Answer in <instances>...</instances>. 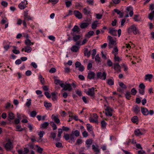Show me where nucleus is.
Returning a JSON list of instances; mask_svg holds the SVG:
<instances>
[{
	"instance_id": "nucleus-1",
	"label": "nucleus",
	"mask_w": 154,
	"mask_h": 154,
	"mask_svg": "<svg viewBox=\"0 0 154 154\" xmlns=\"http://www.w3.org/2000/svg\"><path fill=\"white\" fill-rule=\"evenodd\" d=\"M107 39L109 40V47L111 48L116 46V38H113L110 35L107 36Z\"/></svg>"
},
{
	"instance_id": "nucleus-2",
	"label": "nucleus",
	"mask_w": 154,
	"mask_h": 154,
	"mask_svg": "<svg viewBox=\"0 0 154 154\" xmlns=\"http://www.w3.org/2000/svg\"><path fill=\"white\" fill-rule=\"evenodd\" d=\"M97 79H100L102 80H105L106 79V73L105 71L102 73L99 72L96 73Z\"/></svg>"
},
{
	"instance_id": "nucleus-3",
	"label": "nucleus",
	"mask_w": 154,
	"mask_h": 154,
	"mask_svg": "<svg viewBox=\"0 0 154 154\" xmlns=\"http://www.w3.org/2000/svg\"><path fill=\"white\" fill-rule=\"evenodd\" d=\"M141 112L142 114L144 116H147L148 115H152L154 114L153 110H150L149 111L146 108L141 107Z\"/></svg>"
},
{
	"instance_id": "nucleus-4",
	"label": "nucleus",
	"mask_w": 154,
	"mask_h": 154,
	"mask_svg": "<svg viewBox=\"0 0 154 154\" xmlns=\"http://www.w3.org/2000/svg\"><path fill=\"white\" fill-rule=\"evenodd\" d=\"M72 36L73 40L76 42L75 44L78 45H80L81 41L79 40L80 39L81 36L80 35H76L75 33H72Z\"/></svg>"
},
{
	"instance_id": "nucleus-5",
	"label": "nucleus",
	"mask_w": 154,
	"mask_h": 154,
	"mask_svg": "<svg viewBox=\"0 0 154 154\" xmlns=\"http://www.w3.org/2000/svg\"><path fill=\"white\" fill-rule=\"evenodd\" d=\"M128 32L131 33L132 32H133V33L136 35L138 32V30L136 27L135 25H134L131 26L128 29Z\"/></svg>"
},
{
	"instance_id": "nucleus-6",
	"label": "nucleus",
	"mask_w": 154,
	"mask_h": 154,
	"mask_svg": "<svg viewBox=\"0 0 154 154\" xmlns=\"http://www.w3.org/2000/svg\"><path fill=\"white\" fill-rule=\"evenodd\" d=\"M104 109L106 112L105 114L107 116H112V109L109 106H106V104L104 105Z\"/></svg>"
},
{
	"instance_id": "nucleus-7",
	"label": "nucleus",
	"mask_w": 154,
	"mask_h": 154,
	"mask_svg": "<svg viewBox=\"0 0 154 154\" xmlns=\"http://www.w3.org/2000/svg\"><path fill=\"white\" fill-rule=\"evenodd\" d=\"M60 86L61 87L63 88V89L65 91L67 90L68 91H71L72 89V88L70 84L68 83L66 85H64V83L60 84Z\"/></svg>"
},
{
	"instance_id": "nucleus-8",
	"label": "nucleus",
	"mask_w": 154,
	"mask_h": 154,
	"mask_svg": "<svg viewBox=\"0 0 154 154\" xmlns=\"http://www.w3.org/2000/svg\"><path fill=\"white\" fill-rule=\"evenodd\" d=\"M4 147L7 151H10L13 148L12 143L9 139L5 145Z\"/></svg>"
},
{
	"instance_id": "nucleus-9",
	"label": "nucleus",
	"mask_w": 154,
	"mask_h": 154,
	"mask_svg": "<svg viewBox=\"0 0 154 154\" xmlns=\"http://www.w3.org/2000/svg\"><path fill=\"white\" fill-rule=\"evenodd\" d=\"M139 89L138 90L139 93L142 95L144 94L145 88V86L143 83H140L139 86Z\"/></svg>"
},
{
	"instance_id": "nucleus-10",
	"label": "nucleus",
	"mask_w": 154,
	"mask_h": 154,
	"mask_svg": "<svg viewBox=\"0 0 154 154\" xmlns=\"http://www.w3.org/2000/svg\"><path fill=\"white\" fill-rule=\"evenodd\" d=\"M98 116L97 114L94 113L93 117L90 118L89 120L91 122L97 123L98 122Z\"/></svg>"
},
{
	"instance_id": "nucleus-11",
	"label": "nucleus",
	"mask_w": 154,
	"mask_h": 154,
	"mask_svg": "<svg viewBox=\"0 0 154 154\" xmlns=\"http://www.w3.org/2000/svg\"><path fill=\"white\" fill-rule=\"evenodd\" d=\"M28 4L26 0H23L18 5V7L21 10L24 9L26 7V5Z\"/></svg>"
},
{
	"instance_id": "nucleus-12",
	"label": "nucleus",
	"mask_w": 154,
	"mask_h": 154,
	"mask_svg": "<svg viewBox=\"0 0 154 154\" xmlns=\"http://www.w3.org/2000/svg\"><path fill=\"white\" fill-rule=\"evenodd\" d=\"M86 94L88 96L94 97L95 95L94 88L92 87L91 88H89Z\"/></svg>"
},
{
	"instance_id": "nucleus-13",
	"label": "nucleus",
	"mask_w": 154,
	"mask_h": 154,
	"mask_svg": "<svg viewBox=\"0 0 154 154\" xmlns=\"http://www.w3.org/2000/svg\"><path fill=\"white\" fill-rule=\"evenodd\" d=\"M73 13L75 17L79 19H80L82 18V14L79 11L77 10H75L74 11Z\"/></svg>"
},
{
	"instance_id": "nucleus-14",
	"label": "nucleus",
	"mask_w": 154,
	"mask_h": 154,
	"mask_svg": "<svg viewBox=\"0 0 154 154\" xmlns=\"http://www.w3.org/2000/svg\"><path fill=\"white\" fill-rule=\"evenodd\" d=\"M95 73L93 72L90 71L88 73L87 78L89 79H94L95 78Z\"/></svg>"
},
{
	"instance_id": "nucleus-15",
	"label": "nucleus",
	"mask_w": 154,
	"mask_h": 154,
	"mask_svg": "<svg viewBox=\"0 0 154 154\" xmlns=\"http://www.w3.org/2000/svg\"><path fill=\"white\" fill-rule=\"evenodd\" d=\"M51 117L56 123L57 124H60V120L58 115H55L53 114L51 116Z\"/></svg>"
},
{
	"instance_id": "nucleus-16",
	"label": "nucleus",
	"mask_w": 154,
	"mask_h": 154,
	"mask_svg": "<svg viewBox=\"0 0 154 154\" xmlns=\"http://www.w3.org/2000/svg\"><path fill=\"white\" fill-rule=\"evenodd\" d=\"M133 8L131 6L127 7L126 8V11L127 13H129L130 16L131 17L134 14Z\"/></svg>"
},
{
	"instance_id": "nucleus-17",
	"label": "nucleus",
	"mask_w": 154,
	"mask_h": 154,
	"mask_svg": "<svg viewBox=\"0 0 154 154\" xmlns=\"http://www.w3.org/2000/svg\"><path fill=\"white\" fill-rule=\"evenodd\" d=\"M114 69L117 72L119 73L121 72V67L118 63H115L114 64Z\"/></svg>"
},
{
	"instance_id": "nucleus-18",
	"label": "nucleus",
	"mask_w": 154,
	"mask_h": 154,
	"mask_svg": "<svg viewBox=\"0 0 154 154\" xmlns=\"http://www.w3.org/2000/svg\"><path fill=\"white\" fill-rule=\"evenodd\" d=\"M132 111L136 115L140 113V108L137 105H135L133 107Z\"/></svg>"
},
{
	"instance_id": "nucleus-19",
	"label": "nucleus",
	"mask_w": 154,
	"mask_h": 154,
	"mask_svg": "<svg viewBox=\"0 0 154 154\" xmlns=\"http://www.w3.org/2000/svg\"><path fill=\"white\" fill-rule=\"evenodd\" d=\"M32 50V48L31 47L29 46H25L24 48H22L21 51L22 52L24 51L26 52L29 53Z\"/></svg>"
},
{
	"instance_id": "nucleus-20",
	"label": "nucleus",
	"mask_w": 154,
	"mask_h": 154,
	"mask_svg": "<svg viewBox=\"0 0 154 154\" xmlns=\"http://www.w3.org/2000/svg\"><path fill=\"white\" fill-rule=\"evenodd\" d=\"M106 83L110 86H111L114 84V79L113 77L108 79L106 80Z\"/></svg>"
},
{
	"instance_id": "nucleus-21",
	"label": "nucleus",
	"mask_w": 154,
	"mask_h": 154,
	"mask_svg": "<svg viewBox=\"0 0 154 154\" xmlns=\"http://www.w3.org/2000/svg\"><path fill=\"white\" fill-rule=\"evenodd\" d=\"M99 24V22L97 20H95L94 21L91 26V27L93 29H95L97 27L98 25Z\"/></svg>"
},
{
	"instance_id": "nucleus-22",
	"label": "nucleus",
	"mask_w": 154,
	"mask_h": 154,
	"mask_svg": "<svg viewBox=\"0 0 154 154\" xmlns=\"http://www.w3.org/2000/svg\"><path fill=\"white\" fill-rule=\"evenodd\" d=\"M82 12L85 15H87L91 14V11L89 8V7H88L84 8Z\"/></svg>"
},
{
	"instance_id": "nucleus-23",
	"label": "nucleus",
	"mask_w": 154,
	"mask_h": 154,
	"mask_svg": "<svg viewBox=\"0 0 154 154\" xmlns=\"http://www.w3.org/2000/svg\"><path fill=\"white\" fill-rule=\"evenodd\" d=\"M108 32L112 35L115 36L117 35V31L113 28H109Z\"/></svg>"
},
{
	"instance_id": "nucleus-24",
	"label": "nucleus",
	"mask_w": 154,
	"mask_h": 154,
	"mask_svg": "<svg viewBox=\"0 0 154 154\" xmlns=\"http://www.w3.org/2000/svg\"><path fill=\"white\" fill-rule=\"evenodd\" d=\"M92 146V149L94 152L97 153H99L100 152V149L97 145L96 144V145H93Z\"/></svg>"
},
{
	"instance_id": "nucleus-25",
	"label": "nucleus",
	"mask_w": 154,
	"mask_h": 154,
	"mask_svg": "<svg viewBox=\"0 0 154 154\" xmlns=\"http://www.w3.org/2000/svg\"><path fill=\"white\" fill-rule=\"evenodd\" d=\"M73 32L72 33H78L80 31L79 29L77 26H75L72 29Z\"/></svg>"
},
{
	"instance_id": "nucleus-26",
	"label": "nucleus",
	"mask_w": 154,
	"mask_h": 154,
	"mask_svg": "<svg viewBox=\"0 0 154 154\" xmlns=\"http://www.w3.org/2000/svg\"><path fill=\"white\" fill-rule=\"evenodd\" d=\"M94 33V31H90L85 35V36L89 38L91 36L93 35Z\"/></svg>"
},
{
	"instance_id": "nucleus-27",
	"label": "nucleus",
	"mask_w": 154,
	"mask_h": 154,
	"mask_svg": "<svg viewBox=\"0 0 154 154\" xmlns=\"http://www.w3.org/2000/svg\"><path fill=\"white\" fill-rule=\"evenodd\" d=\"M84 54L85 56H86L87 57H89L91 55L90 51H88V49L87 48H85L84 51Z\"/></svg>"
},
{
	"instance_id": "nucleus-28",
	"label": "nucleus",
	"mask_w": 154,
	"mask_h": 154,
	"mask_svg": "<svg viewBox=\"0 0 154 154\" xmlns=\"http://www.w3.org/2000/svg\"><path fill=\"white\" fill-rule=\"evenodd\" d=\"M89 25L88 23H82L80 24V26L81 29H85Z\"/></svg>"
},
{
	"instance_id": "nucleus-29",
	"label": "nucleus",
	"mask_w": 154,
	"mask_h": 154,
	"mask_svg": "<svg viewBox=\"0 0 154 154\" xmlns=\"http://www.w3.org/2000/svg\"><path fill=\"white\" fill-rule=\"evenodd\" d=\"M153 78V75L152 74H147L145 76V80H149V81H150L151 79H152Z\"/></svg>"
},
{
	"instance_id": "nucleus-30",
	"label": "nucleus",
	"mask_w": 154,
	"mask_h": 154,
	"mask_svg": "<svg viewBox=\"0 0 154 154\" xmlns=\"http://www.w3.org/2000/svg\"><path fill=\"white\" fill-rule=\"evenodd\" d=\"M25 43L27 46H30L33 45L34 43L31 42V41L28 39L25 40Z\"/></svg>"
},
{
	"instance_id": "nucleus-31",
	"label": "nucleus",
	"mask_w": 154,
	"mask_h": 154,
	"mask_svg": "<svg viewBox=\"0 0 154 154\" xmlns=\"http://www.w3.org/2000/svg\"><path fill=\"white\" fill-rule=\"evenodd\" d=\"M79 50V48L76 45L73 46L71 48V51L73 52H77Z\"/></svg>"
},
{
	"instance_id": "nucleus-32",
	"label": "nucleus",
	"mask_w": 154,
	"mask_h": 154,
	"mask_svg": "<svg viewBox=\"0 0 154 154\" xmlns=\"http://www.w3.org/2000/svg\"><path fill=\"white\" fill-rule=\"evenodd\" d=\"M87 129L88 132L94 134V132L92 129V126L89 124H87Z\"/></svg>"
},
{
	"instance_id": "nucleus-33",
	"label": "nucleus",
	"mask_w": 154,
	"mask_h": 154,
	"mask_svg": "<svg viewBox=\"0 0 154 154\" xmlns=\"http://www.w3.org/2000/svg\"><path fill=\"white\" fill-rule=\"evenodd\" d=\"M134 133L137 136H139L142 135V133L140 131L139 129L135 130L134 131Z\"/></svg>"
},
{
	"instance_id": "nucleus-34",
	"label": "nucleus",
	"mask_w": 154,
	"mask_h": 154,
	"mask_svg": "<svg viewBox=\"0 0 154 154\" xmlns=\"http://www.w3.org/2000/svg\"><path fill=\"white\" fill-rule=\"evenodd\" d=\"M49 125V123L48 122H45L41 124L40 128H46L48 127Z\"/></svg>"
},
{
	"instance_id": "nucleus-35",
	"label": "nucleus",
	"mask_w": 154,
	"mask_h": 154,
	"mask_svg": "<svg viewBox=\"0 0 154 154\" xmlns=\"http://www.w3.org/2000/svg\"><path fill=\"white\" fill-rule=\"evenodd\" d=\"M101 128L103 129H105L106 128L107 123L104 120H103L101 122Z\"/></svg>"
},
{
	"instance_id": "nucleus-36",
	"label": "nucleus",
	"mask_w": 154,
	"mask_h": 154,
	"mask_svg": "<svg viewBox=\"0 0 154 154\" xmlns=\"http://www.w3.org/2000/svg\"><path fill=\"white\" fill-rule=\"evenodd\" d=\"M118 50L116 46H115L112 52V53L114 55H117L118 54Z\"/></svg>"
},
{
	"instance_id": "nucleus-37",
	"label": "nucleus",
	"mask_w": 154,
	"mask_h": 154,
	"mask_svg": "<svg viewBox=\"0 0 154 154\" xmlns=\"http://www.w3.org/2000/svg\"><path fill=\"white\" fill-rule=\"evenodd\" d=\"M8 117L10 120H13L14 118V114L12 112H9L8 114Z\"/></svg>"
},
{
	"instance_id": "nucleus-38",
	"label": "nucleus",
	"mask_w": 154,
	"mask_h": 154,
	"mask_svg": "<svg viewBox=\"0 0 154 154\" xmlns=\"http://www.w3.org/2000/svg\"><path fill=\"white\" fill-rule=\"evenodd\" d=\"M52 95V100L53 101H56L57 100V97L56 94L55 93H51Z\"/></svg>"
},
{
	"instance_id": "nucleus-39",
	"label": "nucleus",
	"mask_w": 154,
	"mask_h": 154,
	"mask_svg": "<svg viewBox=\"0 0 154 154\" xmlns=\"http://www.w3.org/2000/svg\"><path fill=\"white\" fill-rule=\"evenodd\" d=\"M72 133L76 137H78L79 136L80 134L79 131L78 130H76L75 131H72Z\"/></svg>"
},
{
	"instance_id": "nucleus-40",
	"label": "nucleus",
	"mask_w": 154,
	"mask_h": 154,
	"mask_svg": "<svg viewBox=\"0 0 154 154\" xmlns=\"http://www.w3.org/2000/svg\"><path fill=\"white\" fill-rule=\"evenodd\" d=\"M154 17V11H152L149 15V18L150 20H152Z\"/></svg>"
},
{
	"instance_id": "nucleus-41",
	"label": "nucleus",
	"mask_w": 154,
	"mask_h": 154,
	"mask_svg": "<svg viewBox=\"0 0 154 154\" xmlns=\"http://www.w3.org/2000/svg\"><path fill=\"white\" fill-rule=\"evenodd\" d=\"M125 95L126 98L128 100H129L131 97L130 93L128 91H126Z\"/></svg>"
},
{
	"instance_id": "nucleus-42",
	"label": "nucleus",
	"mask_w": 154,
	"mask_h": 154,
	"mask_svg": "<svg viewBox=\"0 0 154 154\" xmlns=\"http://www.w3.org/2000/svg\"><path fill=\"white\" fill-rule=\"evenodd\" d=\"M92 140H87L86 141V144L88 145L87 147H90V145L92 144Z\"/></svg>"
},
{
	"instance_id": "nucleus-43",
	"label": "nucleus",
	"mask_w": 154,
	"mask_h": 154,
	"mask_svg": "<svg viewBox=\"0 0 154 154\" xmlns=\"http://www.w3.org/2000/svg\"><path fill=\"white\" fill-rule=\"evenodd\" d=\"M38 78L41 83L42 85H44L45 83L44 79L41 75H39Z\"/></svg>"
},
{
	"instance_id": "nucleus-44",
	"label": "nucleus",
	"mask_w": 154,
	"mask_h": 154,
	"mask_svg": "<svg viewBox=\"0 0 154 154\" xmlns=\"http://www.w3.org/2000/svg\"><path fill=\"white\" fill-rule=\"evenodd\" d=\"M24 18L25 20L28 21L29 20H32V17H30L29 15H25L24 17Z\"/></svg>"
},
{
	"instance_id": "nucleus-45",
	"label": "nucleus",
	"mask_w": 154,
	"mask_h": 154,
	"mask_svg": "<svg viewBox=\"0 0 154 154\" xmlns=\"http://www.w3.org/2000/svg\"><path fill=\"white\" fill-rule=\"evenodd\" d=\"M138 120V118L137 116H134L131 119L132 122L134 123H136Z\"/></svg>"
},
{
	"instance_id": "nucleus-46",
	"label": "nucleus",
	"mask_w": 154,
	"mask_h": 154,
	"mask_svg": "<svg viewBox=\"0 0 154 154\" xmlns=\"http://www.w3.org/2000/svg\"><path fill=\"white\" fill-rule=\"evenodd\" d=\"M50 125L53 128V130H55L57 129L56 125L53 122H50Z\"/></svg>"
},
{
	"instance_id": "nucleus-47",
	"label": "nucleus",
	"mask_w": 154,
	"mask_h": 154,
	"mask_svg": "<svg viewBox=\"0 0 154 154\" xmlns=\"http://www.w3.org/2000/svg\"><path fill=\"white\" fill-rule=\"evenodd\" d=\"M44 105L46 108L51 107L52 106V104L50 103L44 102Z\"/></svg>"
},
{
	"instance_id": "nucleus-48",
	"label": "nucleus",
	"mask_w": 154,
	"mask_h": 154,
	"mask_svg": "<svg viewBox=\"0 0 154 154\" xmlns=\"http://www.w3.org/2000/svg\"><path fill=\"white\" fill-rule=\"evenodd\" d=\"M27 101L26 103V105L28 107H29L31 106V100L30 99L29 100L27 99Z\"/></svg>"
},
{
	"instance_id": "nucleus-49",
	"label": "nucleus",
	"mask_w": 154,
	"mask_h": 154,
	"mask_svg": "<svg viewBox=\"0 0 154 154\" xmlns=\"http://www.w3.org/2000/svg\"><path fill=\"white\" fill-rule=\"evenodd\" d=\"M16 131H22L23 129L21 128V126L20 125H17L16 126Z\"/></svg>"
},
{
	"instance_id": "nucleus-50",
	"label": "nucleus",
	"mask_w": 154,
	"mask_h": 154,
	"mask_svg": "<svg viewBox=\"0 0 154 154\" xmlns=\"http://www.w3.org/2000/svg\"><path fill=\"white\" fill-rule=\"evenodd\" d=\"M137 93V91L135 88H133L131 90V94L133 95H135Z\"/></svg>"
},
{
	"instance_id": "nucleus-51",
	"label": "nucleus",
	"mask_w": 154,
	"mask_h": 154,
	"mask_svg": "<svg viewBox=\"0 0 154 154\" xmlns=\"http://www.w3.org/2000/svg\"><path fill=\"white\" fill-rule=\"evenodd\" d=\"M119 85L120 87L124 89H126L127 88L126 86L122 82H119Z\"/></svg>"
},
{
	"instance_id": "nucleus-52",
	"label": "nucleus",
	"mask_w": 154,
	"mask_h": 154,
	"mask_svg": "<svg viewBox=\"0 0 154 154\" xmlns=\"http://www.w3.org/2000/svg\"><path fill=\"white\" fill-rule=\"evenodd\" d=\"M95 60L97 62H101L100 58L99 57V54H97L95 58Z\"/></svg>"
},
{
	"instance_id": "nucleus-53",
	"label": "nucleus",
	"mask_w": 154,
	"mask_h": 154,
	"mask_svg": "<svg viewBox=\"0 0 154 154\" xmlns=\"http://www.w3.org/2000/svg\"><path fill=\"white\" fill-rule=\"evenodd\" d=\"M54 83L56 85L59 84L60 85V84H62V82L59 79H55Z\"/></svg>"
},
{
	"instance_id": "nucleus-54",
	"label": "nucleus",
	"mask_w": 154,
	"mask_h": 154,
	"mask_svg": "<svg viewBox=\"0 0 154 154\" xmlns=\"http://www.w3.org/2000/svg\"><path fill=\"white\" fill-rule=\"evenodd\" d=\"M37 114V112L35 111H33L31 112L30 114V116L32 117H35Z\"/></svg>"
},
{
	"instance_id": "nucleus-55",
	"label": "nucleus",
	"mask_w": 154,
	"mask_h": 154,
	"mask_svg": "<svg viewBox=\"0 0 154 154\" xmlns=\"http://www.w3.org/2000/svg\"><path fill=\"white\" fill-rule=\"evenodd\" d=\"M114 59L115 61L119 62L121 60L119 57L117 55H114Z\"/></svg>"
},
{
	"instance_id": "nucleus-56",
	"label": "nucleus",
	"mask_w": 154,
	"mask_h": 154,
	"mask_svg": "<svg viewBox=\"0 0 154 154\" xmlns=\"http://www.w3.org/2000/svg\"><path fill=\"white\" fill-rule=\"evenodd\" d=\"M92 53L91 54L92 58L94 59L95 57V56L96 54V50L95 49H93L92 51Z\"/></svg>"
},
{
	"instance_id": "nucleus-57",
	"label": "nucleus",
	"mask_w": 154,
	"mask_h": 154,
	"mask_svg": "<svg viewBox=\"0 0 154 154\" xmlns=\"http://www.w3.org/2000/svg\"><path fill=\"white\" fill-rule=\"evenodd\" d=\"M58 134H57V137H59L60 138L61 136V134H62L63 132L61 128H59L58 129Z\"/></svg>"
},
{
	"instance_id": "nucleus-58",
	"label": "nucleus",
	"mask_w": 154,
	"mask_h": 154,
	"mask_svg": "<svg viewBox=\"0 0 154 154\" xmlns=\"http://www.w3.org/2000/svg\"><path fill=\"white\" fill-rule=\"evenodd\" d=\"M65 4L66 7L69 8L72 5V2L70 1H66L65 2Z\"/></svg>"
},
{
	"instance_id": "nucleus-59",
	"label": "nucleus",
	"mask_w": 154,
	"mask_h": 154,
	"mask_svg": "<svg viewBox=\"0 0 154 154\" xmlns=\"http://www.w3.org/2000/svg\"><path fill=\"white\" fill-rule=\"evenodd\" d=\"M55 145L56 147L58 148L63 147L62 144L61 143L59 142H57L55 144Z\"/></svg>"
},
{
	"instance_id": "nucleus-60",
	"label": "nucleus",
	"mask_w": 154,
	"mask_h": 154,
	"mask_svg": "<svg viewBox=\"0 0 154 154\" xmlns=\"http://www.w3.org/2000/svg\"><path fill=\"white\" fill-rule=\"evenodd\" d=\"M10 48V43L8 42L6 45L4 46V48L6 51H7Z\"/></svg>"
},
{
	"instance_id": "nucleus-61",
	"label": "nucleus",
	"mask_w": 154,
	"mask_h": 154,
	"mask_svg": "<svg viewBox=\"0 0 154 154\" xmlns=\"http://www.w3.org/2000/svg\"><path fill=\"white\" fill-rule=\"evenodd\" d=\"M1 4L2 6L6 7L7 6L8 3L6 1H3L1 2Z\"/></svg>"
},
{
	"instance_id": "nucleus-62",
	"label": "nucleus",
	"mask_w": 154,
	"mask_h": 154,
	"mask_svg": "<svg viewBox=\"0 0 154 154\" xmlns=\"http://www.w3.org/2000/svg\"><path fill=\"white\" fill-rule=\"evenodd\" d=\"M82 134L84 137H86L88 135V133L85 131L82 132Z\"/></svg>"
},
{
	"instance_id": "nucleus-63",
	"label": "nucleus",
	"mask_w": 154,
	"mask_h": 154,
	"mask_svg": "<svg viewBox=\"0 0 154 154\" xmlns=\"http://www.w3.org/2000/svg\"><path fill=\"white\" fill-rule=\"evenodd\" d=\"M59 0H49L48 2L53 4H55L58 2Z\"/></svg>"
},
{
	"instance_id": "nucleus-64",
	"label": "nucleus",
	"mask_w": 154,
	"mask_h": 154,
	"mask_svg": "<svg viewBox=\"0 0 154 154\" xmlns=\"http://www.w3.org/2000/svg\"><path fill=\"white\" fill-rule=\"evenodd\" d=\"M45 133L43 131H40L38 134L39 137L40 138H42L43 137V135Z\"/></svg>"
}]
</instances>
